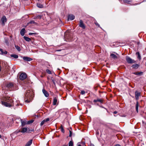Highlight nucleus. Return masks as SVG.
<instances>
[{
  "label": "nucleus",
  "instance_id": "nucleus-1",
  "mask_svg": "<svg viewBox=\"0 0 146 146\" xmlns=\"http://www.w3.org/2000/svg\"><path fill=\"white\" fill-rule=\"evenodd\" d=\"M13 100L9 98L6 99L5 101H2V104L7 107H11L13 106Z\"/></svg>",
  "mask_w": 146,
  "mask_h": 146
},
{
  "label": "nucleus",
  "instance_id": "nucleus-2",
  "mask_svg": "<svg viewBox=\"0 0 146 146\" xmlns=\"http://www.w3.org/2000/svg\"><path fill=\"white\" fill-rule=\"evenodd\" d=\"M126 60L128 64H133L136 62V61L130 57L128 56H126Z\"/></svg>",
  "mask_w": 146,
  "mask_h": 146
},
{
  "label": "nucleus",
  "instance_id": "nucleus-3",
  "mask_svg": "<svg viewBox=\"0 0 146 146\" xmlns=\"http://www.w3.org/2000/svg\"><path fill=\"white\" fill-rule=\"evenodd\" d=\"M7 21V19L5 16L4 15L1 18L0 20V23L3 26L5 25V23Z\"/></svg>",
  "mask_w": 146,
  "mask_h": 146
},
{
  "label": "nucleus",
  "instance_id": "nucleus-4",
  "mask_svg": "<svg viewBox=\"0 0 146 146\" xmlns=\"http://www.w3.org/2000/svg\"><path fill=\"white\" fill-rule=\"evenodd\" d=\"M33 93V92L32 91L29 90H27L25 96L26 97H28L29 98H32V94Z\"/></svg>",
  "mask_w": 146,
  "mask_h": 146
},
{
  "label": "nucleus",
  "instance_id": "nucleus-5",
  "mask_svg": "<svg viewBox=\"0 0 146 146\" xmlns=\"http://www.w3.org/2000/svg\"><path fill=\"white\" fill-rule=\"evenodd\" d=\"M65 38L67 39L68 41H71L72 40V39L71 37V36L69 33H66L64 36Z\"/></svg>",
  "mask_w": 146,
  "mask_h": 146
},
{
  "label": "nucleus",
  "instance_id": "nucleus-6",
  "mask_svg": "<svg viewBox=\"0 0 146 146\" xmlns=\"http://www.w3.org/2000/svg\"><path fill=\"white\" fill-rule=\"evenodd\" d=\"M27 77L26 74L25 73H23L19 75V78L20 80H23L26 78Z\"/></svg>",
  "mask_w": 146,
  "mask_h": 146
},
{
  "label": "nucleus",
  "instance_id": "nucleus-7",
  "mask_svg": "<svg viewBox=\"0 0 146 146\" xmlns=\"http://www.w3.org/2000/svg\"><path fill=\"white\" fill-rule=\"evenodd\" d=\"M15 84L13 82H9L6 85V86L9 88H12Z\"/></svg>",
  "mask_w": 146,
  "mask_h": 146
},
{
  "label": "nucleus",
  "instance_id": "nucleus-8",
  "mask_svg": "<svg viewBox=\"0 0 146 146\" xmlns=\"http://www.w3.org/2000/svg\"><path fill=\"white\" fill-rule=\"evenodd\" d=\"M78 25L79 26L82 28L83 29H85L86 28L84 24V23L82 20H80V22L78 24Z\"/></svg>",
  "mask_w": 146,
  "mask_h": 146
},
{
  "label": "nucleus",
  "instance_id": "nucleus-9",
  "mask_svg": "<svg viewBox=\"0 0 146 146\" xmlns=\"http://www.w3.org/2000/svg\"><path fill=\"white\" fill-rule=\"evenodd\" d=\"M135 99L137 101H138V100H139V97L141 96L140 93L137 91H136L135 92Z\"/></svg>",
  "mask_w": 146,
  "mask_h": 146
},
{
  "label": "nucleus",
  "instance_id": "nucleus-10",
  "mask_svg": "<svg viewBox=\"0 0 146 146\" xmlns=\"http://www.w3.org/2000/svg\"><path fill=\"white\" fill-rule=\"evenodd\" d=\"M23 58L24 61H30L33 60V59L28 56H23Z\"/></svg>",
  "mask_w": 146,
  "mask_h": 146
},
{
  "label": "nucleus",
  "instance_id": "nucleus-11",
  "mask_svg": "<svg viewBox=\"0 0 146 146\" xmlns=\"http://www.w3.org/2000/svg\"><path fill=\"white\" fill-rule=\"evenodd\" d=\"M27 128L26 127H22L21 129L19 130L18 132H21L23 133L27 132Z\"/></svg>",
  "mask_w": 146,
  "mask_h": 146
},
{
  "label": "nucleus",
  "instance_id": "nucleus-12",
  "mask_svg": "<svg viewBox=\"0 0 146 146\" xmlns=\"http://www.w3.org/2000/svg\"><path fill=\"white\" fill-rule=\"evenodd\" d=\"M139 64L135 63L132 65L131 67L133 69L136 70L139 67Z\"/></svg>",
  "mask_w": 146,
  "mask_h": 146
},
{
  "label": "nucleus",
  "instance_id": "nucleus-13",
  "mask_svg": "<svg viewBox=\"0 0 146 146\" xmlns=\"http://www.w3.org/2000/svg\"><path fill=\"white\" fill-rule=\"evenodd\" d=\"M143 72H139L138 71H137L135 72H133L132 73L133 74H134L135 75H137L138 76H141L143 75Z\"/></svg>",
  "mask_w": 146,
  "mask_h": 146
},
{
  "label": "nucleus",
  "instance_id": "nucleus-14",
  "mask_svg": "<svg viewBox=\"0 0 146 146\" xmlns=\"http://www.w3.org/2000/svg\"><path fill=\"white\" fill-rule=\"evenodd\" d=\"M42 92L44 96L46 97H48L49 96V94L48 92L44 89H42Z\"/></svg>",
  "mask_w": 146,
  "mask_h": 146
},
{
  "label": "nucleus",
  "instance_id": "nucleus-15",
  "mask_svg": "<svg viewBox=\"0 0 146 146\" xmlns=\"http://www.w3.org/2000/svg\"><path fill=\"white\" fill-rule=\"evenodd\" d=\"M93 102L94 103L99 102L101 103H103V100L102 99L98 98L96 100H93Z\"/></svg>",
  "mask_w": 146,
  "mask_h": 146
},
{
  "label": "nucleus",
  "instance_id": "nucleus-16",
  "mask_svg": "<svg viewBox=\"0 0 146 146\" xmlns=\"http://www.w3.org/2000/svg\"><path fill=\"white\" fill-rule=\"evenodd\" d=\"M75 18V16L72 15H70L68 16V19L70 20H72Z\"/></svg>",
  "mask_w": 146,
  "mask_h": 146
},
{
  "label": "nucleus",
  "instance_id": "nucleus-17",
  "mask_svg": "<svg viewBox=\"0 0 146 146\" xmlns=\"http://www.w3.org/2000/svg\"><path fill=\"white\" fill-rule=\"evenodd\" d=\"M25 29H22L20 31V34L22 36H23L24 35L25 33Z\"/></svg>",
  "mask_w": 146,
  "mask_h": 146
},
{
  "label": "nucleus",
  "instance_id": "nucleus-18",
  "mask_svg": "<svg viewBox=\"0 0 146 146\" xmlns=\"http://www.w3.org/2000/svg\"><path fill=\"white\" fill-rule=\"evenodd\" d=\"M33 140L31 139L28 141L26 144L25 146H30L32 144V143Z\"/></svg>",
  "mask_w": 146,
  "mask_h": 146
},
{
  "label": "nucleus",
  "instance_id": "nucleus-19",
  "mask_svg": "<svg viewBox=\"0 0 146 146\" xmlns=\"http://www.w3.org/2000/svg\"><path fill=\"white\" fill-rule=\"evenodd\" d=\"M139 106V103L138 101L136 102L135 106L136 111L137 113L138 112V108Z\"/></svg>",
  "mask_w": 146,
  "mask_h": 146
},
{
  "label": "nucleus",
  "instance_id": "nucleus-20",
  "mask_svg": "<svg viewBox=\"0 0 146 146\" xmlns=\"http://www.w3.org/2000/svg\"><path fill=\"white\" fill-rule=\"evenodd\" d=\"M57 101V98L56 97H55L54 98L53 100V105H55L56 104V103Z\"/></svg>",
  "mask_w": 146,
  "mask_h": 146
},
{
  "label": "nucleus",
  "instance_id": "nucleus-21",
  "mask_svg": "<svg viewBox=\"0 0 146 146\" xmlns=\"http://www.w3.org/2000/svg\"><path fill=\"white\" fill-rule=\"evenodd\" d=\"M21 126L22 127L24 126L26 124H27V122L26 121L21 119Z\"/></svg>",
  "mask_w": 146,
  "mask_h": 146
},
{
  "label": "nucleus",
  "instance_id": "nucleus-22",
  "mask_svg": "<svg viewBox=\"0 0 146 146\" xmlns=\"http://www.w3.org/2000/svg\"><path fill=\"white\" fill-rule=\"evenodd\" d=\"M136 54L137 56V58L139 60H141V56H140L139 52H137L136 53Z\"/></svg>",
  "mask_w": 146,
  "mask_h": 146
},
{
  "label": "nucleus",
  "instance_id": "nucleus-23",
  "mask_svg": "<svg viewBox=\"0 0 146 146\" xmlns=\"http://www.w3.org/2000/svg\"><path fill=\"white\" fill-rule=\"evenodd\" d=\"M0 51L1 52V54H6L7 53V51L5 50L4 51H3V50L1 48L0 49Z\"/></svg>",
  "mask_w": 146,
  "mask_h": 146
},
{
  "label": "nucleus",
  "instance_id": "nucleus-24",
  "mask_svg": "<svg viewBox=\"0 0 146 146\" xmlns=\"http://www.w3.org/2000/svg\"><path fill=\"white\" fill-rule=\"evenodd\" d=\"M23 38H24L25 40L27 41L28 42H30V41H31V39L30 38H29L28 37L24 36L23 37Z\"/></svg>",
  "mask_w": 146,
  "mask_h": 146
},
{
  "label": "nucleus",
  "instance_id": "nucleus-25",
  "mask_svg": "<svg viewBox=\"0 0 146 146\" xmlns=\"http://www.w3.org/2000/svg\"><path fill=\"white\" fill-rule=\"evenodd\" d=\"M110 56L113 58L116 59L117 58V56L113 54H110Z\"/></svg>",
  "mask_w": 146,
  "mask_h": 146
},
{
  "label": "nucleus",
  "instance_id": "nucleus-26",
  "mask_svg": "<svg viewBox=\"0 0 146 146\" xmlns=\"http://www.w3.org/2000/svg\"><path fill=\"white\" fill-rule=\"evenodd\" d=\"M10 56L11 57H13L15 58H18V55L17 54H11Z\"/></svg>",
  "mask_w": 146,
  "mask_h": 146
},
{
  "label": "nucleus",
  "instance_id": "nucleus-27",
  "mask_svg": "<svg viewBox=\"0 0 146 146\" xmlns=\"http://www.w3.org/2000/svg\"><path fill=\"white\" fill-rule=\"evenodd\" d=\"M34 24L35 25H36L37 24V23L35 22L34 21L32 20L30 22H29V23H28V24Z\"/></svg>",
  "mask_w": 146,
  "mask_h": 146
},
{
  "label": "nucleus",
  "instance_id": "nucleus-28",
  "mask_svg": "<svg viewBox=\"0 0 146 146\" xmlns=\"http://www.w3.org/2000/svg\"><path fill=\"white\" fill-rule=\"evenodd\" d=\"M33 131H34V129H30L29 128H28L27 129V133H31Z\"/></svg>",
  "mask_w": 146,
  "mask_h": 146
},
{
  "label": "nucleus",
  "instance_id": "nucleus-29",
  "mask_svg": "<svg viewBox=\"0 0 146 146\" xmlns=\"http://www.w3.org/2000/svg\"><path fill=\"white\" fill-rule=\"evenodd\" d=\"M15 47L17 50L19 52L21 50L20 47L17 45H15Z\"/></svg>",
  "mask_w": 146,
  "mask_h": 146
},
{
  "label": "nucleus",
  "instance_id": "nucleus-30",
  "mask_svg": "<svg viewBox=\"0 0 146 146\" xmlns=\"http://www.w3.org/2000/svg\"><path fill=\"white\" fill-rule=\"evenodd\" d=\"M37 7L39 8H42L43 7V5L40 3H37Z\"/></svg>",
  "mask_w": 146,
  "mask_h": 146
},
{
  "label": "nucleus",
  "instance_id": "nucleus-31",
  "mask_svg": "<svg viewBox=\"0 0 146 146\" xmlns=\"http://www.w3.org/2000/svg\"><path fill=\"white\" fill-rule=\"evenodd\" d=\"M34 121V120H31L27 122V124H29L31 123H33Z\"/></svg>",
  "mask_w": 146,
  "mask_h": 146
},
{
  "label": "nucleus",
  "instance_id": "nucleus-32",
  "mask_svg": "<svg viewBox=\"0 0 146 146\" xmlns=\"http://www.w3.org/2000/svg\"><path fill=\"white\" fill-rule=\"evenodd\" d=\"M60 129H61V131L63 133H64L65 132L64 130L63 127L62 125H61L60 126Z\"/></svg>",
  "mask_w": 146,
  "mask_h": 146
},
{
  "label": "nucleus",
  "instance_id": "nucleus-33",
  "mask_svg": "<svg viewBox=\"0 0 146 146\" xmlns=\"http://www.w3.org/2000/svg\"><path fill=\"white\" fill-rule=\"evenodd\" d=\"M31 98H29V99H27L25 100V102L27 103H29L31 101Z\"/></svg>",
  "mask_w": 146,
  "mask_h": 146
},
{
  "label": "nucleus",
  "instance_id": "nucleus-34",
  "mask_svg": "<svg viewBox=\"0 0 146 146\" xmlns=\"http://www.w3.org/2000/svg\"><path fill=\"white\" fill-rule=\"evenodd\" d=\"M73 142L72 141H70L69 143V146H73Z\"/></svg>",
  "mask_w": 146,
  "mask_h": 146
},
{
  "label": "nucleus",
  "instance_id": "nucleus-35",
  "mask_svg": "<svg viewBox=\"0 0 146 146\" xmlns=\"http://www.w3.org/2000/svg\"><path fill=\"white\" fill-rule=\"evenodd\" d=\"M46 71L48 74H52L51 71L49 69H46Z\"/></svg>",
  "mask_w": 146,
  "mask_h": 146
},
{
  "label": "nucleus",
  "instance_id": "nucleus-36",
  "mask_svg": "<svg viewBox=\"0 0 146 146\" xmlns=\"http://www.w3.org/2000/svg\"><path fill=\"white\" fill-rule=\"evenodd\" d=\"M123 1L125 3H129L130 1L129 0H123Z\"/></svg>",
  "mask_w": 146,
  "mask_h": 146
},
{
  "label": "nucleus",
  "instance_id": "nucleus-37",
  "mask_svg": "<svg viewBox=\"0 0 146 146\" xmlns=\"http://www.w3.org/2000/svg\"><path fill=\"white\" fill-rule=\"evenodd\" d=\"M33 34H34V35H38V33H29V35H33Z\"/></svg>",
  "mask_w": 146,
  "mask_h": 146
},
{
  "label": "nucleus",
  "instance_id": "nucleus-38",
  "mask_svg": "<svg viewBox=\"0 0 146 146\" xmlns=\"http://www.w3.org/2000/svg\"><path fill=\"white\" fill-rule=\"evenodd\" d=\"M45 122H45V120H43L41 123L40 124V125L41 126H42L44 124V123Z\"/></svg>",
  "mask_w": 146,
  "mask_h": 146
},
{
  "label": "nucleus",
  "instance_id": "nucleus-39",
  "mask_svg": "<svg viewBox=\"0 0 146 146\" xmlns=\"http://www.w3.org/2000/svg\"><path fill=\"white\" fill-rule=\"evenodd\" d=\"M41 17L42 16L40 15H38L36 17V18L39 19H40Z\"/></svg>",
  "mask_w": 146,
  "mask_h": 146
},
{
  "label": "nucleus",
  "instance_id": "nucleus-40",
  "mask_svg": "<svg viewBox=\"0 0 146 146\" xmlns=\"http://www.w3.org/2000/svg\"><path fill=\"white\" fill-rule=\"evenodd\" d=\"M85 93V92L84 90H82L80 92V94L82 95L84 94Z\"/></svg>",
  "mask_w": 146,
  "mask_h": 146
},
{
  "label": "nucleus",
  "instance_id": "nucleus-41",
  "mask_svg": "<svg viewBox=\"0 0 146 146\" xmlns=\"http://www.w3.org/2000/svg\"><path fill=\"white\" fill-rule=\"evenodd\" d=\"M69 132H70V134L69 135V137H71L72 135V132L70 130L69 131Z\"/></svg>",
  "mask_w": 146,
  "mask_h": 146
},
{
  "label": "nucleus",
  "instance_id": "nucleus-42",
  "mask_svg": "<svg viewBox=\"0 0 146 146\" xmlns=\"http://www.w3.org/2000/svg\"><path fill=\"white\" fill-rule=\"evenodd\" d=\"M51 80H52V81L53 82V84L54 85H55V84H56L55 82V80L54 79H52Z\"/></svg>",
  "mask_w": 146,
  "mask_h": 146
},
{
  "label": "nucleus",
  "instance_id": "nucleus-43",
  "mask_svg": "<svg viewBox=\"0 0 146 146\" xmlns=\"http://www.w3.org/2000/svg\"><path fill=\"white\" fill-rule=\"evenodd\" d=\"M45 122H47L49 120V118H47L46 119H44Z\"/></svg>",
  "mask_w": 146,
  "mask_h": 146
},
{
  "label": "nucleus",
  "instance_id": "nucleus-44",
  "mask_svg": "<svg viewBox=\"0 0 146 146\" xmlns=\"http://www.w3.org/2000/svg\"><path fill=\"white\" fill-rule=\"evenodd\" d=\"M95 24L96 26H98V27H100V25L98 23H95Z\"/></svg>",
  "mask_w": 146,
  "mask_h": 146
},
{
  "label": "nucleus",
  "instance_id": "nucleus-45",
  "mask_svg": "<svg viewBox=\"0 0 146 146\" xmlns=\"http://www.w3.org/2000/svg\"><path fill=\"white\" fill-rule=\"evenodd\" d=\"M114 146H121V145L119 144H117L115 145Z\"/></svg>",
  "mask_w": 146,
  "mask_h": 146
},
{
  "label": "nucleus",
  "instance_id": "nucleus-46",
  "mask_svg": "<svg viewBox=\"0 0 146 146\" xmlns=\"http://www.w3.org/2000/svg\"><path fill=\"white\" fill-rule=\"evenodd\" d=\"M117 113V111H115L113 112V113L114 114H116Z\"/></svg>",
  "mask_w": 146,
  "mask_h": 146
},
{
  "label": "nucleus",
  "instance_id": "nucleus-47",
  "mask_svg": "<svg viewBox=\"0 0 146 146\" xmlns=\"http://www.w3.org/2000/svg\"><path fill=\"white\" fill-rule=\"evenodd\" d=\"M90 146H95L94 144L92 143H91L90 145Z\"/></svg>",
  "mask_w": 146,
  "mask_h": 146
},
{
  "label": "nucleus",
  "instance_id": "nucleus-48",
  "mask_svg": "<svg viewBox=\"0 0 146 146\" xmlns=\"http://www.w3.org/2000/svg\"><path fill=\"white\" fill-rule=\"evenodd\" d=\"M40 77L41 78H43V77L44 76H43V75H40Z\"/></svg>",
  "mask_w": 146,
  "mask_h": 146
},
{
  "label": "nucleus",
  "instance_id": "nucleus-49",
  "mask_svg": "<svg viewBox=\"0 0 146 146\" xmlns=\"http://www.w3.org/2000/svg\"><path fill=\"white\" fill-rule=\"evenodd\" d=\"M62 146H68V145L67 144V145H63Z\"/></svg>",
  "mask_w": 146,
  "mask_h": 146
},
{
  "label": "nucleus",
  "instance_id": "nucleus-50",
  "mask_svg": "<svg viewBox=\"0 0 146 146\" xmlns=\"http://www.w3.org/2000/svg\"><path fill=\"white\" fill-rule=\"evenodd\" d=\"M33 19H37V18H36V17H34V18H33Z\"/></svg>",
  "mask_w": 146,
  "mask_h": 146
},
{
  "label": "nucleus",
  "instance_id": "nucleus-51",
  "mask_svg": "<svg viewBox=\"0 0 146 146\" xmlns=\"http://www.w3.org/2000/svg\"><path fill=\"white\" fill-rule=\"evenodd\" d=\"M61 50H57V51H60Z\"/></svg>",
  "mask_w": 146,
  "mask_h": 146
},
{
  "label": "nucleus",
  "instance_id": "nucleus-52",
  "mask_svg": "<svg viewBox=\"0 0 146 146\" xmlns=\"http://www.w3.org/2000/svg\"><path fill=\"white\" fill-rule=\"evenodd\" d=\"M78 146H82L80 144L78 145Z\"/></svg>",
  "mask_w": 146,
  "mask_h": 146
},
{
  "label": "nucleus",
  "instance_id": "nucleus-53",
  "mask_svg": "<svg viewBox=\"0 0 146 146\" xmlns=\"http://www.w3.org/2000/svg\"><path fill=\"white\" fill-rule=\"evenodd\" d=\"M1 135L0 134V138H1Z\"/></svg>",
  "mask_w": 146,
  "mask_h": 146
},
{
  "label": "nucleus",
  "instance_id": "nucleus-54",
  "mask_svg": "<svg viewBox=\"0 0 146 146\" xmlns=\"http://www.w3.org/2000/svg\"><path fill=\"white\" fill-rule=\"evenodd\" d=\"M119 1H121L122 0H118Z\"/></svg>",
  "mask_w": 146,
  "mask_h": 146
},
{
  "label": "nucleus",
  "instance_id": "nucleus-55",
  "mask_svg": "<svg viewBox=\"0 0 146 146\" xmlns=\"http://www.w3.org/2000/svg\"><path fill=\"white\" fill-rule=\"evenodd\" d=\"M95 89L96 90V88H95Z\"/></svg>",
  "mask_w": 146,
  "mask_h": 146
},
{
  "label": "nucleus",
  "instance_id": "nucleus-56",
  "mask_svg": "<svg viewBox=\"0 0 146 146\" xmlns=\"http://www.w3.org/2000/svg\"><path fill=\"white\" fill-rule=\"evenodd\" d=\"M5 42H7V41H5Z\"/></svg>",
  "mask_w": 146,
  "mask_h": 146
},
{
  "label": "nucleus",
  "instance_id": "nucleus-57",
  "mask_svg": "<svg viewBox=\"0 0 146 146\" xmlns=\"http://www.w3.org/2000/svg\"><path fill=\"white\" fill-rule=\"evenodd\" d=\"M5 42H7V41H5Z\"/></svg>",
  "mask_w": 146,
  "mask_h": 146
}]
</instances>
